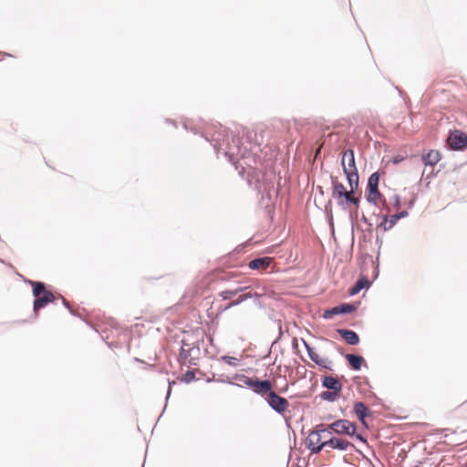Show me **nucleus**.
<instances>
[{
	"mask_svg": "<svg viewBox=\"0 0 467 467\" xmlns=\"http://www.w3.org/2000/svg\"><path fill=\"white\" fill-rule=\"evenodd\" d=\"M190 353H191V358L188 360V366L189 367L196 366L198 363L200 355H201L200 347H196L195 348H190Z\"/></svg>",
	"mask_w": 467,
	"mask_h": 467,
	"instance_id": "obj_24",
	"label": "nucleus"
},
{
	"mask_svg": "<svg viewBox=\"0 0 467 467\" xmlns=\"http://www.w3.org/2000/svg\"><path fill=\"white\" fill-rule=\"evenodd\" d=\"M256 182H259V179H256ZM258 185H262L260 182H258V184H256V186Z\"/></svg>",
	"mask_w": 467,
	"mask_h": 467,
	"instance_id": "obj_46",
	"label": "nucleus"
},
{
	"mask_svg": "<svg viewBox=\"0 0 467 467\" xmlns=\"http://www.w3.org/2000/svg\"><path fill=\"white\" fill-rule=\"evenodd\" d=\"M317 189H318V191H319V192H320L321 194H324V192H323V189H322V187H321V186H318V187H317Z\"/></svg>",
	"mask_w": 467,
	"mask_h": 467,
	"instance_id": "obj_43",
	"label": "nucleus"
},
{
	"mask_svg": "<svg viewBox=\"0 0 467 467\" xmlns=\"http://www.w3.org/2000/svg\"><path fill=\"white\" fill-rule=\"evenodd\" d=\"M195 379V373L193 370H188L186 371V373L184 374V378H183V380L185 383H191L192 381H193Z\"/></svg>",
	"mask_w": 467,
	"mask_h": 467,
	"instance_id": "obj_33",
	"label": "nucleus"
},
{
	"mask_svg": "<svg viewBox=\"0 0 467 467\" xmlns=\"http://www.w3.org/2000/svg\"><path fill=\"white\" fill-rule=\"evenodd\" d=\"M265 400L268 406L278 414H283L289 405L285 398L279 396L274 390L270 392L268 397H265Z\"/></svg>",
	"mask_w": 467,
	"mask_h": 467,
	"instance_id": "obj_5",
	"label": "nucleus"
},
{
	"mask_svg": "<svg viewBox=\"0 0 467 467\" xmlns=\"http://www.w3.org/2000/svg\"><path fill=\"white\" fill-rule=\"evenodd\" d=\"M322 386L329 390L335 391V392H340L342 389V384L340 381L332 376H326L322 379Z\"/></svg>",
	"mask_w": 467,
	"mask_h": 467,
	"instance_id": "obj_15",
	"label": "nucleus"
},
{
	"mask_svg": "<svg viewBox=\"0 0 467 467\" xmlns=\"http://www.w3.org/2000/svg\"><path fill=\"white\" fill-rule=\"evenodd\" d=\"M272 262V258L268 256L258 257L251 260L248 264L250 269L258 270V269H265L269 266Z\"/></svg>",
	"mask_w": 467,
	"mask_h": 467,
	"instance_id": "obj_16",
	"label": "nucleus"
},
{
	"mask_svg": "<svg viewBox=\"0 0 467 467\" xmlns=\"http://www.w3.org/2000/svg\"><path fill=\"white\" fill-rule=\"evenodd\" d=\"M246 287H244V286H238L237 288H234V289H227V290H223L220 293V296L223 299V300H228L230 298H232L233 296H236L237 294L243 292L244 290H245Z\"/></svg>",
	"mask_w": 467,
	"mask_h": 467,
	"instance_id": "obj_23",
	"label": "nucleus"
},
{
	"mask_svg": "<svg viewBox=\"0 0 467 467\" xmlns=\"http://www.w3.org/2000/svg\"><path fill=\"white\" fill-rule=\"evenodd\" d=\"M62 298V303L63 305L65 306V307H67L68 310H69V313L72 315V316H75V312L70 308V305L68 303V301L67 299H65L63 296L61 297Z\"/></svg>",
	"mask_w": 467,
	"mask_h": 467,
	"instance_id": "obj_36",
	"label": "nucleus"
},
{
	"mask_svg": "<svg viewBox=\"0 0 467 467\" xmlns=\"http://www.w3.org/2000/svg\"><path fill=\"white\" fill-rule=\"evenodd\" d=\"M370 282L367 278L361 277L358 279L355 285L350 288L349 294L350 296H355L358 293H359L362 289L368 288Z\"/></svg>",
	"mask_w": 467,
	"mask_h": 467,
	"instance_id": "obj_19",
	"label": "nucleus"
},
{
	"mask_svg": "<svg viewBox=\"0 0 467 467\" xmlns=\"http://www.w3.org/2000/svg\"><path fill=\"white\" fill-rule=\"evenodd\" d=\"M350 425L351 426H347L346 427L348 429V433H345V435H348V436L353 437L354 434H356V432H357L356 431L357 428H356V424L351 422V421H350Z\"/></svg>",
	"mask_w": 467,
	"mask_h": 467,
	"instance_id": "obj_35",
	"label": "nucleus"
},
{
	"mask_svg": "<svg viewBox=\"0 0 467 467\" xmlns=\"http://www.w3.org/2000/svg\"><path fill=\"white\" fill-rule=\"evenodd\" d=\"M323 434H331V431L323 424H318L307 436L306 446L312 453L317 454L325 448V445H322Z\"/></svg>",
	"mask_w": 467,
	"mask_h": 467,
	"instance_id": "obj_3",
	"label": "nucleus"
},
{
	"mask_svg": "<svg viewBox=\"0 0 467 467\" xmlns=\"http://www.w3.org/2000/svg\"><path fill=\"white\" fill-rule=\"evenodd\" d=\"M379 175L378 172H373L368 180L367 190L379 189Z\"/></svg>",
	"mask_w": 467,
	"mask_h": 467,
	"instance_id": "obj_26",
	"label": "nucleus"
},
{
	"mask_svg": "<svg viewBox=\"0 0 467 467\" xmlns=\"http://www.w3.org/2000/svg\"><path fill=\"white\" fill-rule=\"evenodd\" d=\"M180 358L183 361H187L191 358L190 348L187 346L183 345V340H182V347L180 349Z\"/></svg>",
	"mask_w": 467,
	"mask_h": 467,
	"instance_id": "obj_29",
	"label": "nucleus"
},
{
	"mask_svg": "<svg viewBox=\"0 0 467 467\" xmlns=\"http://www.w3.org/2000/svg\"><path fill=\"white\" fill-rule=\"evenodd\" d=\"M254 296V294L252 293H245V294H242L239 296L238 299L235 300V301H232L231 303H229L228 306H226V309L232 307V306H238L239 304L246 301L247 299H250Z\"/></svg>",
	"mask_w": 467,
	"mask_h": 467,
	"instance_id": "obj_27",
	"label": "nucleus"
},
{
	"mask_svg": "<svg viewBox=\"0 0 467 467\" xmlns=\"http://www.w3.org/2000/svg\"><path fill=\"white\" fill-rule=\"evenodd\" d=\"M316 364L323 368L332 370V367H331L332 361L329 360L328 358H320L317 360V362H316Z\"/></svg>",
	"mask_w": 467,
	"mask_h": 467,
	"instance_id": "obj_32",
	"label": "nucleus"
},
{
	"mask_svg": "<svg viewBox=\"0 0 467 467\" xmlns=\"http://www.w3.org/2000/svg\"><path fill=\"white\" fill-rule=\"evenodd\" d=\"M413 204H414V201H410V202H409V207H410H410H412V206H413Z\"/></svg>",
	"mask_w": 467,
	"mask_h": 467,
	"instance_id": "obj_44",
	"label": "nucleus"
},
{
	"mask_svg": "<svg viewBox=\"0 0 467 467\" xmlns=\"http://www.w3.org/2000/svg\"><path fill=\"white\" fill-rule=\"evenodd\" d=\"M322 445H325V447L328 446L332 449H337L339 451H346L348 447L354 448V445L351 442L337 437H331L328 440L323 441Z\"/></svg>",
	"mask_w": 467,
	"mask_h": 467,
	"instance_id": "obj_10",
	"label": "nucleus"
},
{
	"mask_svg": "<svg viewBox=\"0 0 467 467\" xmlns=\"http://www.w3.org/2000/svg\"><path fill=\"white\" fill-rule=\"evenodd\" d=\"M354 412L359 421L364 425L365 427H368V423L366 421V418L368 416L371 415V411L366 407L364 402L358 401L354 405Z\"/></svg>",
	"mask_w": 467,
	"mask_h": 467,
	"instance_id": "obj_12",
	"label": "nucleus"
},
{
	"mask_svg": "<svg viewBox=\"0 0 467 467\" xmlns=\"http://www.w3.org/2000/svg\"><path fill=\"white\" fill-rule=\"evenodd\" d=\"M259 193L262 194V198L265 197L271 199L273 195L276 194V191L272 182H264L263 185L256 186Z\"/></svg>",
	"mask_w": 467,
	"mask_h": 467,
	"instance_id": "obj_17",
	"label": "nucleus"
},
{
	"mask_svg": "<svg viewBox=\"0 0 467 467\" xmlns=\"http://www.w3.org/2000/svg\"><path fill=\"white\" fill-rule=\"evenodd\" d=\"M337 332L348 345L355 346L359 343V337L353 330L347 328H338Z\"/></svg>",
	"mask_w": 467,
	"mask_h": 467,
	"instance_id": "obj_13",
	"label": "nucleus"
},
{
	"mask_svg": "<svg viewBox=\"0 0 467 467\" xmlns=\"http://www.w3.org/2000/svg\"><path fill=\"white\" fill-rule=\"evenodd\" d=\"M400 161H401V159L395 158V159L393 160V162H394V163H399Z\"/></svg>",
	"mask_w": 467,
	"mask_h": 467,
	"instance_id": "obj_42",
	"label": "nucleus"
},
{
	"mask_svg": "<svg viewBox=\"0 0 467 467\" xmlns=\"http://www.w3.org/2000/svg\"><path fill=\"white\" fill-rule=\"evenodd\" d=\"M328 208L331 211V201H329L328 203L326 205V212H328Z\"/></svg>",
	"mask_w": 467,
	"mask_h": 467,
	"instance_id": "obj_41",
	"label": "nucleus"
},
{
	"mask_svg": "<svg viewBox=\"0 0 467 467\" xmlns=\"http://www.w3.org/2000/svg\"><path fill=\"white\" fill-rule=\"evenodd\" d=\"M381 197H382V195L379 192V189H377V190L372 189V190H368V194L366 196V200L368 203L376 205L377 199H379Z\"/></svg>",
	"mask_w": 467,
	"mask_h": 467,
	"instance_id": "obj_25",
	"label": "nucleus"
},
{
	"mask_svg": "<svg viewBox=\"0 0 467 467\" xmlns=\"http://www.w3.org/2000/svg\"><path fill=\"white\" fill-rule=\"evenodd\" d=\"M359 202H360L359 198L355 197L354 194L349 193V195H348L344 200L338 201V205L341 207H344L345 204H348V203H352V204L358 205L359 203Z\"/></svg>",
	"mask_w": 467,
	"mask_h": 467,
	"instance_id": "obj_28",
	"label": "nucleus"
},
{
	"mask_svg": "<svg viewBox=\"0 0 467 467\" xmlns=\"http://www.w3.org/2000/svg\"><path fill=\"white\" fill-rule=\"evenodd\" d=\"M347 426H351L350 421L348 420H337L331 423L328 428H326L327 430H329L332 432L338 434V435H345V433H348Z\"/></svg>",
	"mask_w": 467,
	"mask_h": 467,
	"instance_id": "obj_14",
	"label": "nucleus"
},
{
	"mask_svg": "<svg viewBox=\"0 0 467 467\" xmlns=\"http://www.w3.org/2000/svg\"><path fill=\"white\" fill-rule=\"evenodd\" d=\"M376 242L379 243V245H381V244H382V241L381 240L379 241V238L376 239Z\"/></svg>",
	"mask_w": 467,
	"mask_h": 467,
	"instance_id": "obj_45",
	"label": "nucleus"
},
{
	"mask_svg": "<svg viewBox=\"0 0 467 467\" xmlns=\"http://www.w3.org/2000/svg\"><path fill=\"white\" fill-rule=\"evenodd\" d=\"M331 183H332V196L339 200H344L348 195H349L348 191L346 190L344 185L337 181V178L335 176H331Z\"/></svg>",
	"mask_w": 467,
	"mask_h": 467,
	"instance_id": "obj_11",
	"label": "nucleus"
},
{
	"mask_svg": "<svg viewBox=\"0 0 467 467\" xmlns=\"http://www.w3.org/2000/svg\"><path fill=\"white\" fill-rule=\"evenodd\" d=\"M350 190L348 192L354 194L358 188V173L346 175Z\"/></svg>",
	"mask_w": 467,
	"mask_h": 467,
	"instance_id": "obj_22",
	"label": "nucleus"
},
{
	"mask_svg": "<svg viewBox=\"0 0 467 467\" xmlns=\"http://www.w3.org/2000/svg\"><path fill=\"white\" fill-rule=\"evenodd\" d=\"M357 309V306L353 304L349 303H342L339 304L332 308L327 309L324 312L323 317L325 319L331 318L333 316L336 315H346L349 314Z\"/></svg>",
	"mask_w": 467,
	"mask_h": 467,
	"instance_id": "obj_8",
	"label": "nucleus"
},
{
	"mask_svg": "<svg viewBox=\"0 0 467 467\" xmlns=\"http://www.w3.org/2000/svg\"><path fill=\"white\" fill-rule=\"evenodd\" d=\"M222 360L225 361L227 364L231 366H235L237 364L238 359L234 357L230 356H223Z\"/></svg>",
	"mask_w": 467,
	"mask_h": 467,
	"instance_id": "obj_34",
	"label": "nucleus"
},
{
	"mask_svg": "<svg viewBox=\"0 0 467 467\" xmlns=\"http://www.w3.org/2000/svg\"><path fill=\"white\" fill-rule=\"evenodd\" d=\"M183 345L184 346H187V348H196V347H200L201 348V345L204 342L203 340V337H195L194 335H187L186 337H183Z\"/></svg>",
	"mask_w": 467,
	"mask_h": 467,
	"instance_id": "obj_20",
	"label": "nucleus"
},
{
	"mask_svg": "<svg viewBox=\"0 0 467 467\" xmlns=\"http://www.w3.org/2000/svg\"><path fill=\"white\" fill-rule=\"evenodd\" d=\"M361 221L367 223L368 225L371 226V223L368 222V218L365 215H362Z\"/></svg>",
	"mask_w": 467,
	"mask_h": 467,
	"instance_id": "obj_39",
	"label": "nucleus"
},
{
	"mask_svg": "<svg viewBox=\"0 0 467 467\" xmlns=\"http://www.w3.org/2000/svg\"><path fill=\"white\" fill-rule=\"evenodd\" d=\"M408 215L409 213L406 210L392 214L389 218L384 215L383 221L378 225V228L382 229L383 232L389 231L396 224L398 220L405 218Z\"/></svg>",
	"mask_w": 467,
	"mask_h": 467,
	"instance_id": "obj_9",
	"label": "nucleus"
},
{
	"mask_svg": "<svg viewBox=\"0 0 467 467\" xmlns=\"http://www.w3.org/2000/svg\"><path fill=\"white\" fill-rule=\"evenodd\" d=\"M343 171L345 175L358 173L355 161V155L353 150H345L341 161Z\"/></svg>",
	"mask_w": 467,
	"mask_h": 467,
	"instance_id": "obj_6",
	"label": "nucleus"
},
{
	"mask_svg": "<svg viewBox=\"0 0 467 467\" xmlns=\"http://www.w3.org/2000/svg\"><path fill=\"white\" fill-rule=\"evenodd\" d=\"M304 346L306 349L309 358L314 363L317 362V360L320 358L319 356L314 351V349L306 341H304Z\"/></svg>",
	"mask_w": 467,
	"mask_h": 467,
	"instance_id": "obj_31",
	"label": "nucleus"
},
{
	"mask_svg": "<svg viewBox=\"0 0 467 467\" xmlns=\"http://www.w3.org/2000/svg\"><path fill=\"white\" fill-rule=\"evenodd\" d=\"M28 283L33 288V296L35 297L33 310L35 313L44 308L47 304L54 302L55 296L52 292L47 290L44 283L31 280H29Z\"/></svg>",
	"mask_w": 467,
	"mask_h": 467,
	"instance_id": "obj_2",
	"label": "nucleus"
},
{
	"mask_svg": "<svg viewBox=\"0 0 467 467\" xmlns=\"http://www.w3.org/2000/svg\"><path fill=\"white\" fill-rule=\"evenodd\" d=\"M448 143L453 150H462L467 146V135L460 130H454L449 136Z\"/></svg>",
	"mask_w": 467,
	"mask_h": 467,
	"instance_id": "obj_7",
	"label": "nucleus"
},
{
	"mask_svg": "<svg viewBox=\"0 0 467 467\" xmlns=\"http://www.w3.org/2000/svg\"><path fill=\"white\" fill-rule=\"evenodd\" d=\"M206 140H211L212 145L217 154H223L236 170L241 169L240 173L244 171L245 166L255 169L261 162L262 152L260 144L257 142V134L254 130H242L237 135L228 133V130L222 126L213 134L212 139L204 137Z\"/></svg>",
	"mask_w": 467,
	"mask_h": 467,
	"instance_id": "obj_1",
	"label": "nucleus"
},
{
	"mask_svg": "<svg viewBox=\"0 0 467 467\" xmlns=\"http://www.w3.org/2000/svg\"><path fill=\"white\" fill-rule=\"evenodd\" d=\"M346 359L349 363L350 367L354 370H359L361 368L364 358L361 356L355 354H347Z\"/></svg>",
	"mask_w": 467,
	"mask_h": 467,
	"instance_id": "obj_21",
	"label": "nucleus"
},
{
	"mask_svg": "<svg viewBox=\"0 0 467 467\" xmlns=\"http://www.w3.org/2000/svg\"><path fill=\"white\" fill-rule=\"evenodd\" d=\"M171 382H169V388H168V390H167V396H166V400L169 399L170 395H171Z\"/></svg>",
	"mask_w": 467,
	"mask_h": 467,
	"instance_id": "obj_40",
	"label": "nucleus"
},
{
	"mask_svg": "<svg viewBox=\"0 0 467 467\" xmlns=\"http://www.w3.org/2000/svg\"><path fill=\"white\" fill-rule=\"evenodd\" d=\"M327 434H323V440L327 438Z\"/></svg>",
	"mask_w": 467,
	"mask_h": 467,
	"instance_id": "obj_47",
	"label": "nucleus"
},
{
	"mask_svg": "<svg viewBox=\"0 0 467 467\" xmlns=\"http://www.w3.org/2000/svg\"><path fill=\"white\" fill-rule=\"evenodd\" d=\"M354 437H356L357 440L360 441L361 442L367 444V439L360 433L354 434Z\"/></svg>",
	"mask_w": 467,
	"mask_h": 467,
	"instance_id": "obj_37",
	"label": "nucleus"
},
{
	"mask_svg": "<svg viewBox=\"0 0 467 467\" xmlns=\"http://www.w3.org/2000/svg\"><path fill=\"white\" fill-rule=\"evenodd\" d=\"M394 201H395V202H394L395 207L399 208L400 205V196L399 195H395L394 196Z\"/></svg>",
	"mask_w": 467,
	"mask_h": 467,
	"instance_id": "obj_38",
	"label": "nucleus"
},
{
	"mask_svg": "<svg viewBox=\"0 0 467 467\" xmlns=\"http://www.w3.org/2000/svg\"><path fill=\"white\" fill-rule=\"evenodd\" d=\"M240 380L247 387L251 388L253 391L265 398L268 397L271 391H273L272 382L268 379H259L257 378H248L242 376Z\"/></svg>",
	"mask_w": 467,
	"mask_h": 467,
	"instance_id": "obj_4",
	"label": "nucleus"
},
{
	"mask_svg": "<svg viewBox=\"0 0 467 467\" xmlns=\"http://www.w3.org/2000/svg\"><path fill=\"white\" fill-rule=\"evenodd\" d=\"M440 161V153L437 150H430L422 156V161L426 166H434Z\"/></svg>",
	"mask_w": 467,
	"mask_h": 467,
	"instance_id": "obj_18",
	"label": "nucleus"
},
{
	"mask_svg": "<svg viewBox=\"0 0 467 467\" xmlns=\"http://www.w3.org/2000/svg\"><path fill=\"white\" fill-rule=\"evenodd\" d=\"M338 396V392H335V391H323L321 394H320V398L323 400H327V401H334L336 400V398Z\"/></svg>",
	"mask_w": 467,
	"mask_h": 467,
	"instance_id": "obj_30",
	"label": "nucleus"
}]
</instances>
